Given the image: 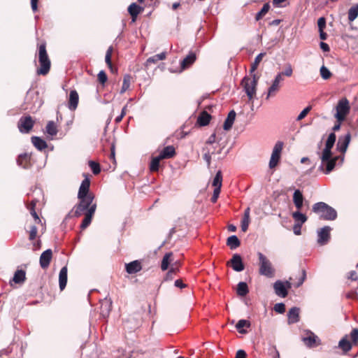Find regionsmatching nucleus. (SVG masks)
I'll return each instance as SVG.
<instances>
[{
    "label": "nucleus",
    "instance_id": "obj_54",
    "mask_svg": "<svg viewBox=\"0 0 358 358\" xmlns=\"http://www.w3.org/2000/svg\"><path fill=\"white\" fill-rule=\"evenodd\" d=\"M250 218H246V217H243L242 220H241V230L243 231H246L248 229V226H249V224H250Z\"/></svg>",
    "mask_w": 358,
    "mask_h": 358
},
{
    "label": "nucleus",
    "instance_id": "obj_5",
    "mask_svg": "<svg viewBox=\"0 0 358 358\" xmlns=\"http://www.w3.org/2000/svg\"><path fill=\"white\" fill-rule=\"evenodd\" d=\"M259 257V273L262 275L271 278L274 275L275 269L273 268L271 262L262 252L257 253Z\"/></svg>",
    "mask_w": 358,
    "mask_h": 358
},
{
    "label": "nucleus",
    "instance_id": "obj_30",
    "mask_svg": "<svg viewBox=\"0 0 358 358\" xmlns=\"http://www.w3.org/2000/svg\"><path fill=\"white\" fill-rule=\"evenodd\" d=\"M211 119V115L206 111H203L197 118V124L201 127L207 126Z\"/></svg>",
    "mask_w": 358,
    "mask_h": 358
},
{
    "label": "nucleus",
    "instance_id": "obj_22",
    "mask_svg": "<svg viewBox=\"0 0 358 358\" xmlns=\"http://www.w3.org/2000/svg\"><path fill=\"white\" fill-rule=\"evenodd\" d=\"M196 57V54L193 52H190L188 55L185 57L180 63L182 70H185L189 68L195 61Z\"/></svg>",
    "mask_w": 358,
    "mask_h": 358
},
{
    "label": "nucleus",
    "instance_id": "obj_11",
    "mask_svg": "<svg viewBox=\"0 0 358 358\" xmlns=\"http://www.w3.org/2000/svg\"><path fill=\"white\" fill-rule=\"evenodd\" d=\"M351 134L348 132L345 136H340L336 143V148L338 151L344 154L350 143Z\"/></svg>",
    "mask_w": 358,
    "mask_h": 358
},
{
    "label": "nucleus",
    "instance_id": "obj_9",
    "mask_svg": "<svg viewBox=\"0 0 358 358\" xmlns=\"http://www.w3.org/2000/svg\"><path fill=\"white\" fill-rule=\"evenodd\" d=\"M34 120L30 115L22 116L17 122V128L22 134H29L34 125Z\"/></svg>",
    "mask_w": 358,
    "mask_h": 358
},
{
    "label": "nucleus",
    "instance_id": "obj_6",
    "mask_svg": "<svg viewBox=\"0 0 358 358\" xmlns=\"http://www.w3.org/2000/svg\"><path fill=\"white\" fill-rule=\"evenodd\" d=\"M336 113L335 115L338 121L341 122L345 119V115L350 111L349 101L346 98H343L338 101L336 107Z\"/></svg>",
    "mask_w": 358,
    "mask_h": 358
},
{
    "label": "nucleus",
    "instance_id": "obj_18",
    "mask_svg": "<svg viewBox=\"0 0 358 358\" xmlns=\"http://www.w3.org/2000/svg\"><path fill=\"white\" fill-rule=\"evenodd\" d=\"M96 205H94L90 208V209H88L87 212L85 213V217L82 222V224H80V228L82 229H86L90 224L92 220V217L96 211Z\"/></svg>",
    "mask_w": 358,
    "mask_h": 358
},
{
    "label": "nucleus",
    "instance_id": "obj_61",
    "mask_svg": "<svg viewBox=\"0 0 358 358\" xmlns=\"http://www.w3.org/2000/svg\"><path fill=\"white\" fill-rule=\"evenodd\" d=\"M270 354L271 355L272 353H273V356L272 358H280V354H279V352L278 351L275 345H272L270 349Z\"/></svg>",
    "mask_w": 358,
    "mask_h": 358
},
{
    "label": "nucleus",
    "instance_id": "obj_58",
    "mask_svg": "<svg viewBox=\"0 0 358 358\" xmlns=\"http://www.w3.org/2000/svg\"><path fill=\"white\" fill-rule=\"evenodd\" d=\"M317 26L319 31L324 30L326 27V19L324 17H321L317 20Z\"/></svg>",
    "mask_w": 358,
    "mask_h": 358
},
{
    "label": "nucleus",
    "instance_id": "obj_47",
    "mask_svg": "<svg viewBox=\"0 0 358 358\" xmlns=\"http://www.w3.org/2000/svg\"><path fill=\"white\" fill-rule=\"evenodd\" d=\"M270 5L268 3L264 4L262 9L256 14L255 20L258 21L262 19V17L268 11Z\"/></svg>",
    "mask_w": 358,
    "mask_h": 358
},
{
    "label": "nucleus",
    "instance_id": "obj_16",
    "mask_svg": "<svg viewBox=\"0 0 358 358\" xmlns=\"http://www.w3.org/2000/svg\"><path fill=\"white\" fill-rule=\"evenodd\" d=\"M273 289L275 294L280 297L285 298L288 294V291L287 290L285 284L283 281L280 280H276L273 283Z\"/></svg>",
    "mask_w": 358,
    "mask_h": 358
},
{
    "label": "nucleus",
    "instance_id": "obj_38",
    "mask_svg": "<svg viewBox=\"0 0 358 358\" xmlns=\"http://www.w3.org/2000/svg\"><path fill=\"white\" fill-rule=\"evenodd\" d=\"M26 273L24 270H17L13 276V281L15 283H22L25 280Z\"/></svg>",
    "mask_w": 358,
    "mask_h": 358
},
{
    "label": "nucleus",
    "instance_id": "obj_46",
    "mask_svg": "<svg viewBox=\"0 0 358 358\" xmlns=\"http://www.w3.org/2000/svg\"><path fill=\"white\" fill-rule=\"evenodd\" d=\"M130 83L131 76L128 74L125 75L124 76L122 86L120 92V94L124 93L129 88Z\"/></svg>",
    "mask_w": 358,
    "mask_h": 358
},
{
    "label": "nucleus",
    "instance_id": "obj_21",
    "mask_svg": "<svg viewBox=\"0 0 358 358\" xmlns=\"http://www.w3.org/2000/svg\"><path fill=\"white\" fill-rule=\"evenodd\" d=\"M300 309L298 307H292L287 313L288 323L294 324L299 321Z\"/></svg>",
    "mask_w": 358,
    "mask_h": 358
},
{
    "label": "nucleus",
    "instance_id": "obj_2",
    "mask_svg": "<svg viewBox=\"0 0 358 358\" xmlns=\"http://www.w3.org/2000/svg\"><path fill=\"white\" fill-rule=\"evenodd\" d=\"M312 210L324 220L334 221L338 216L336 210L333 207L322 201L313 204Z\"/></svg>",
    "mask_w": 358,
    "mask_h": 358
},
{
    "label": "nucleus",
    "instance_id": "obj_20",
    "mask_svg": "<svg viewBox=\"0 0 358 358\" xmlns=\"http://www.w3.org/2000/svg\"><path fill=\"white\" fill-rule=\"evenodd\" d=\"M31 156L27 153L20 154L17 159V164L19 166L28 169L31 167Z\"/></svg>",
    "mask_w": 358,
    "mask_h": 358
},
{
    "label": "nucleus",
    "instance_id": "obj_32",
    "mask_svg": "<svg viewBox=\"0 0 358 358\" xmlns=\"http://www.w3.org/2000/svg\"><path fill=\"white\" fill-rule=\"evenodd\" d=\"M179 266L180 263L178 262H176L174 264H173L169 271L167 272L164 280L166 281L171 280L174 278V275L178 272Z\"/></svg>",
    "mask_w": 358,
    "mask_h": 358
},
{
    "label": "nucleus",
    "instance_id": "obj_24",
    "mask_svg": "<svg viewBox=\"0 0 358 358\" xmlns=\"http://www.w3.org/2000/svg\"><path fill=\"white\" fill-rule=\"evenodd\" d=\"M143 10V8L137 5L136 3H132L128 7V12L131 16V21L134 22L136 21L138 15Z\"/></svg>",
    "mask_w": 358,
    "mask_h": 358
},
{
    "label": "nucleus",
    "instance_id": "obj_45",
    "mask_svg": "<svg viewBox=\"0 0 358 358\" xmlns=\"http://www.w3.org/2000/svg\"><path fill=\"white\" fill-rule=\"evenodd\" d=\"M222 175L221 171H218L213 180V186L215 187V188L220 187L221 189L222 187Z\"/></svg>",
    "mask_w": 358,
    "mask_h": 358
},
{
    "label": "nucleus",
    "instance_id": "obj_17",
    "mask_svg": "<svg viewBox=\"0 0 358 358\" xmlns=\"http://www.w3.org/2000/svg\"><path fill=\"white\" fill-rule=\"evenodd\" d=\"M52 257V252L51 249L45 250L41 255L39 262L42 268H46L49 266Z\"/></svg>",
    "mask_w": 358,
    "mask_h": 358
},
{
    "label": "nucleus",
    "instance_id": "obj_42",
    "mask_svg": "<svg viewBox=\"0 0 358 358\" xmlns=\"http://www.w3.org/2000/svg\"><path fill=\"white\" fill-rule=\"evenodd\" d=\"M265 55H266L265 52H261L257 55V57L255 59V61L251 64L250 73H252L253 72H255V71L257 69L259 63L261 62V61L262 60V59Z\"/></svg>",
    "mask_w": 358,
    "mask_h": 358
},
{
    "label": "nucleus",
    "instance_id": "obj_10",
    "mask_svg": "<svg viewBox=\"0 0 358 358\" xmlns=\"http://www.w3.org/2000/svg\"><path fill=\"white\" fill-rule=\"evenodd\" d=\"M331 229V227L324 226L317 231V243L319 245H325L329 242L331 238L330 232Z\"/></svg>",
    "mask_w": 358,
    "mask_h": 358
},
{
    "label": "nucleus",
    "instance_id": "obj_31",
    "mask_svg": "<svg viewBox=\"0 0 358 358\" xmlns=\"http://www.w3.org/2000/svg\"><path fill=\"white\" fill-rule=\"evenodd\" d=\"M175 155L176 150L174 147L172 145H168L162 150L159 155H160V157L164 159L172 158Z\"/></svg>",
    "mask_w": 358,
    "mask_h": 358
},
{
    "label": "nucleus",
    "instance_id": "obj_33",
    "mask_svg": "<svg viewBox=\"0 0 358 358\" xmlns=\"http://www.w3.org/2000/svg\"><path fill=\"white\" fill-rule=\"evenodd\" d=\"M166 52H163L159 54H157L152 57H150L147 59L145 62V66H148L150 64H156L160 60H164L166 59Z\"/></svg>",
    "mask_w": 358,
    "mask_h": 358
},
{
    "label": "nucleus",
    "instance_id": "obj_26",
    "mask_svg": "<svg viewBox=\"0 0 358 358\" xmlns=\"http://www.w3.org/2000/svg\"><path fill=\"white\" fill-rule=\"evenodd\" d=\"M126 271L129 274H134L140 271L142 268L141 263L138 260L126 264Z\"/></svg>",
    "mask_w": 358,
    "mask_h": 358
},
{
    "label": "nucleus",
    "instance_id": "obj_57",
    "mask_svg": "<svg viewBox=\"0 0 358 358\" xmlns=\"http://www.w3.org/2000/svg\"><path fill=\"white\" fill-rule=\"evenodd\" d=\"M37 227L35 225H33L30 228L29 231V240L33 241L35 239L36 234H37Z\"/></svg>",
    "mask_w": 358,
    "mask_h": 358
},
{
    "label": "nucleus",
    "instance_id": "obj_44",
    "mask_svg": "<svg viewBox=\"0 0 358 358\" xmlns=\"http://www.w3.org/2000/svg\"><path fill=\"white\" fill-rule=\"evenodd\" d=\"M358 17V3L352 6L348 10V20L354 21Z\"/></svg>",
    "mask_w": 358,
    "mask_h": 358
},
{
    "label": "nucleus",
    "instance_id": "obj_60",
    "mask_svg": "<svg viewBox=\"0 0 358 358\" xmlns=\"http://www.w3.org/2000/svg\"><path fill=\"white\" fill-rule=\"evenodd\" d=\"M221 189L220 187H217L214 189L213 196L211 197V201L213 203H215L217 200L219 194L220 193Z\"/></svg>",
    "mask_w": 358,
    "mask_h": 358
},
{
    "label": "nucleus",
    "instance_id": "obj_34",
    "mask_svg": "<svg viewBox=\"0 0 358 358\" xmlns=\"http://www.w3.org/2000/svg\"><path fill=\"white\" fill-rule=\"evenodd\" d=\"M227 245L230 249L235 250L241 245V242L236 235H232L227 238Z\"/></svg>",
    "mask_w": 358,
    "mask_h": 358
},
{
    "label": "nucleus",
    "instance_id": "obj_19",
    "mask_svg": "<svg viewBox=\"0 0 358 358\" xmlns=\"http://www.w3.org/2000/svg\"><path fill=\"white\" fill-rule=\"evenodd\" d=\"M79 96L76 90H71L69 93L68 108L70 110H75L78 105Z\"/></svg>",
    "mask_w": 358,
    "mask_h": 358
},
{
    "label": "nucleus",
    "instance_id": "obj_48",
    "mask_svg": "<svg viewBox=\"0 0 358 358\" xmlns=\"http://www.w3.org/2000/svg\"><path fill=\"white\" fill-rule=\"evenodd\" d=\"M89 166L94 175H97L101 172L99 164L94 161H89Z\"/></svg>",
    "mask_w": 358,
    "mask_h": 358
},
{
    "label": "nucleus",
    "instance_id": "obj_53",
    "mask_svg": "<svg viewBox=\"0 0 358 358\" xmlns=\"http://www.w3.org/2000/svg\"><path fill=\"white\" fill-rule=\"evenodd\" d=\"M311 110V106H307L306 108H305L300 113L299 115H298V117H296V120L297 121H300L301 120H303L306 115L307 114L309 113V111Z\"/></svg>",
    "mask_w": 358,
    "mask_h": 358
},
{
    "label": "nucleus",
    "instance_id": "obj_12",
    "mask_svg": "<svg viewBox=\"0 0 358 358\" xmlns=\"http://www.w3.org/2000/svg\"><path fill=\"white\" fill-rule=\"evenodd\" d=\"M284 78L281 77L280 74H278L275 76L274 80L272 82L271 85L268 89V92L266 99H268L270 96L275 95L280 89V83Z\"/></svg>",
    "mask_w": 358,
    "mask_h": 358
},
{
    "label": "nucleus",
    "instance_id": "obj_4",
    "mask_svg": "<svg viewBox=\"0 0 358 358\" xmlns=\"http://www.w3.org/2000/svg\"><path fill=\"white\" fill-rule=\"evenodd\" d=\"M79 203L76 204L73 209V213L75 217H80L83 214H85V212L88 209H90L92 206L96 205V203H93L94 196L89 195V197L78 199Z\"/></svg>",
    "mask_w": 358,
    "mask_h": 358
},
{
    "label": "nucleus",
    "instance_id": "obj_23",
    "mask_svg": "<svg viewBox=\"0 0 358 358\" xmlns=\"http://www.w3.org/2000/svg\"><path fill=\"white\" fill-rule=\"evenodd\" d=\"M67 273H68V269H67V266H63L60 271H59V289L61 290H63L66 286V283H67Z\"/></svg>",
    "mask_w": 358,
    "mask_h": 358
},
{
    "label": "nucleus",
    "instance_id": "obj_40",
    "mask_svg": "<svg viewBox=\"0 0 358 358\" xmlns=\"http://www.w3.org/2000/svg\"><path fill=\"white\" fill-rule=\"evenodd\" d=\"M172 252H167L163 257L161 268L162 271H166L169 268V264H171V257L172 256Z\"/></svg>",
    "mask_w": 358,
    "mask_h": 358
},
{
    "label": "nucleus",
    "instance_id": "obj_55",
    "mask_svg": "<svg viewBox=\"0 0 358 358\" xmlns=\"http://www.w3.org/2000/svg\"><path fill=\"white\" fill-rule=\"evenodd\" d=\"M98 80L103 85L107 81V75L104 71H99L98 73Z\"/></svg>",
    "mask_w": 358,
    "mask_h": 358
},
{
    "label": "nucleus",
    "instance_id": "obj_41",
    "mask_svg": "<svg viewBox=\"0 0 358 358\" xmlns=\"http://www.w3.org/2000/svg\"><path fill=\"white\" fill-rule=\"evenodd\" d=\"M338 346L345 352L352 349V344L347 339V336L343 338L338 343Z\"/></svg>",
    "mask_w": 358,
    "mask_h": 358
},
{
    "label": "nucleus",
    "instance_id": "obj_3",
    "mask_svg": "<svg viewBox=\"0 0 358 358\" xmlns=\"http://www.w3.org/2000/svg\"><path fill=\"white\" fill-rule=\"evenodd\" d=\"M38 56L40 68L36 71L37 74L45 76L48 73L51 66L50 59L46 51L45 43H42L39 45Z\"/></svg>",
    "mask_w": 358,
    "mask_h": 358
},
{
    "label": "nucleus",
    "instance_id": "obj_1",
    "mask_svg": "<svg viewBox=\"0 0 358 358\" xmlns=\"http://www.w3.org/2000/svg\"><path fill=\"white\" fill-rule=\"evenodd\" d=\"M336 140V136L334 133H331L326 141L325 147L320 156L321 164L318 169L325 174L330 173L336 166V162L340 159L342 164L344 161V155L332 156L331 149L334 147Z\"/></svg>",
    "mask_w": 358,
    "mask_h": 358
},
{
    "label": "nucleus",
    "instance_id": "obj_28",
    "mask_svg": "<svg viewBox=\"0 0 358 358\" xmlns=\"http://www.w3.org/2000/svg\"><path fill=\"white\" fill-rule=\"evenodd\" d=\"M293 202L298 210L303 206V196L300 189H296L293 194Z\"/></svg>",
    "mask_w": 358,
    "mask_h": 358
},
{
    "label": "nucleus",
    "instance_id": "obj_8",
    "mask_svg": "<svg viewBox=\"0 0 358 358\" xmlns=\"http://www.w3.org/2000/svg\"><path fill=\"white\" fill-rule=\"evenodd\" d=\"M284 143L282 141H277L273 148L272 154L269 161V168H275L280 162L281 152L283 148Z\"/></svg>",
    "mask_w": 358,
    "mask_h": 358
},
{
    "label": "nucleus",
    "instance_id": "obj_43",
    "mask_svg": "<svg viewBox=\"0 0 358 358\" xmlns=\"http://www.w3.org/2000/svg\"><path fill=\"white\" fill-rule=\"evenodd\" d=\"M163 159L162 157H160V155H158L154 158H152L150 164V170L152 172L158 171L159 168V162L160 160Z\"/></svg>",
    "mask_w": 358,
    "mask_h": 358
},
{
    "label": "nucleus",
    "instance_id": "obj_36",
    "mask_svg": "<svg viewBox=\"0 0 358 358\" xmlns=\"http://www.w3.org/2000/svg\"><path fill=\"white\" fill-rule=\"evenodd\" d=\"M244 327H250V322L246 320H240L236 324V328L240 334H246L247 331L243 329Z\"/></svg>",
    "mask_w": 358,
    "mask_h": 358
},
{
    "label": "nucleus",
    "instance_id": "obj_62",
    "mask_svg": "<svg viewBox=\"0 0 358 358\" xmlns=\"http://www.w3.org/2000/svg\"><path fill=\"white\" fill-rule=\"evenodd\" d=\"M301 224L295 223L293 227L294 234L296 235H300L301 234Z\"/></svg>",
    "mask_w": 358,
    "mask_h": 358
},
{
    "label": "nucleus",
    "instance_id": "obj_14",
    "mask_svg": "<svg viewBox=\"0 0 358 358\" xmlns=\"http://www.w3.org/2000/svg\"><path fill=\"white\" fill-rule=\"evenodd\" d=\"M85 178L82 181L81 185L79 188V190H78V199L89 197V195H92L91 194H89L90 180L87 176L85 175Z\"/></svg>",
    "mask_w": 358,
    "mask_h": 358
},
{
    "label": "nucleus",
    "instance_id": "obj_51",
    "mask_svg": "<svg viewBox=\"0 0 358 358\" xmlns=\"http://www.w3.org/2000/svg\"><path fill=\"white\" fill-rule=\"evenodd\" d=\"M112 52H113V48L110 46L108 48L106 53V57H105L106 63L107 64L108 67L110 69H112V62H111Z\"/></svg>",
    "mask_w": 358,
    "mask_h": 358
},
{
    "label": "nucleus",
    "instance_id": "obj_50",
    "mask_svg": "<svg viewBox=\"0 0 358 358\" xmlns=\"http://www.w3.org/2000/svg\"><path fill=\"white\" fill-rule=\"evenodd\" d=\"M320 75L324 80H327L331 77V73L327 67L322 66L320 68Z\"/></svg>",
    "mask_w": 358,
    "mask_h": 358
},
{
    "label": "nucleus",
    "instance_id": "obj_37",
    "mask_svg": "<svg viewBox=\"0 0 358 358\" xmlns=\"http://www.w3.org/2000/svg\"><path fill=\"white\" fill-rule=\"evenodd\" d=\"M292 217L297 224H301V225L307 221V217L299 210L292 213Z\"/></svg>",
    "mask_w": 358,
    "mask_h": 358
},
{
    "label": "nucleus",
    "instance_id": "obj_27",
    "mask_svg": "<svg viewBox=\"0 0 358 358\" xmlns=\"http://www.w3.org/2000/svg\"><path fill=\"white\" fill-rule=\"evenodd\" d=\"M112 308V301L104 299L101 303V315L103 317H108Z\"/></svg>",
    "mask_w": 358,
    "mask_h": 358
},
{
    "label": "nucleus",
    "instance_id": "obj_25",
    "mask_svg": "<svg viewBox=\"0 0 358 358\" xmlns=\"http://www.w3.org/2000/svg\"><path fill=\"white\" fill-rule=\"evenodd\" d=\"M236 115V113L235 110H231V111H229L223 124V129L225 131H229L231 129L235 121Z\"/></svg>",
    "mask_w": 358,
    "mask_h": 358
},
{
    "label": "nucleus",
    "instance_id": "obj_7",
    "mask_svg": "<svg viewBox=\"0 0 358 358\" xmlns=\"http://www.w3.org/2000/svg\"><path fill=\"white\" fill-rule=\"evenodd\" d=\"M241 85L243 86L245 92L246 93L250 100L252 99L256 94L257 85L255 80H251V78L245 76L241 80Z\"/></svg>",
    "mask_w": 358,
    "mask_h": 358
},
{
    "label": "nucleus",
    "instance_id": "obj_63",
    "mask_svg": "<svg viewBox=\"0 0 358 358\" xmlns=\"http://www.w3.org/2000/svg\"><path fill=\"white\" fill-rule=\"evenodd\" d=\"M203 158L206 161V162L207 163L208 166H209L210 164V162H211V155H210V154L208 152H206L203 155Z\"/></svg>",
    "mask_w": 358,
    "mask_h": 358
},
{
    "label": "nucleus",
    "instance_id": "obj_29",
    "mask_svg": "<svg viewBox=\"0 0 358 358\" xmlns=\"http://www.w3.org/2000/svg\"><path fill=\"white\" fill-rule=\"evenodd\" d=\"M31 140V143L35 146V148L40 151H42L43 150L45 149L48 147L46 141H44L41 137L32 136Z\"/></svg>",
    "mask_w": 358,
    "mask_h": 358
},
{
    "label": "nucleus",
    "instance_id": "obj_13",
    "mask_svg": "<svg viewBox=\"0 0 358 358\" xmlns=\"http://www.w3.org/2000/svg\"><path fill=\"white\" fill-rule=\"evenodd\" d=\"M306 333L307 336L303 337L302 341L306 347L309 348L315 347L317 341H318V344H320V339L313 332L310 330H306Z\"/></svg>",
    "mask_w": 358,
    "mask_h": 358
},
{
    "label": "nucleus",
    "instance_id": "obj_56",
    "mask_svg": "<svg viewBox=\"0 0 358 358\" xmlns=\"http://www.w3.org/2000/svg\"><path fill=\"white\" fill-rule=\"evenodd\" d=\"M352 341L356 344L358 341V329H353L350 333Z\"/></svg>",
    "mask_w": 358,
    "mask_h": 358
},
{
    "label": "nucleus",
    "instance_id": "obj_59",
    "mask_svg": "<svg viewBox=\"0 0 358 358\" xmlns=\"http://www.w3.org/2000/svg\"><path fill=\"white\" fill-rule=\"evenodd\" d=\"M306 278V271L305 270H303L302 271V275L301 277L299 279L297 283L295 285V287H301L303 283L304 282Z\"/></svg>",
    "mask_w": 358,
    "mask_h": 358
},
{
    "label": "nucleus",
    "instance_id": "obj_52",
    "mask_svg": "<svg viewBox=\"0 0 358 358\" xmlns=\"http://www.w3.org/2000/svg\"><path fill=\"white\" fill-rule=\"evenodd\" d=\"M273 310L280 314H282L285 312V306L283 303H278L275 304Z\"/></svg>",
    "mask_w": 358,
    "mask_h": 358
},
{
    "label": "nucleus",
    "instance_id": "obj_35",
    "mask_svg": "<svg viewBox=\"0 0 358 358\" xmlns=\"http://www.w3.org/2000/svg\"><path fill=\"white\" fill-rule=\"evenodd\" d=\"M236 292L238 295L245 296L249 292L247 283L245 282H240L237 285Z\"/></svg>",
    "mask_w": 358,
    "mask_h": 358
},
{
    "label": "nucleus",
    "instance_id": "obj_39",
    "mask_svg": "<svg viewBox=\"0 0 358 358\" xmlns=\"http://www.w3.org/2000/svg\"><path fill=\"white\" fill-rule=\"evenodd\" d=\"M45 130L48 134L54 136L57 134V129L55 123L53 121H49L45 127Z\"/></svg>",
    "mask_w": 358,
    "mask_h": 358
},
{
    "label": "nucleus",
    "instance_id": "obj_49",
    "mask_svg": "<svg viewBox=\"0 0 358 358\" xmlns=\"http://www.w3.org/2000/svg\"><path fill=\"white\" fill-rule=\"evenodd\" d=\"M293 73L292 66L290 64H286L285 69L283 71L278 73V74H280L281 77L283 78V76L290 77Z\"/></svg>",
    "mask_w": 358,
    "mask_h": 358
},
{
    "label": "nucleus",
    "instance_id": "obj_64",
    "mask_svg": "<svg viewBox=\"0 0 358 358\" xmlns=\"http://www.w3.org/2000/svg\"><path fill=\"white\" fill-rule=\"evenodd\" d=\"M246 352L243 350H238L236 352V358H246Z\"/></svg>",
    "mask_w": 358,
    "mask_h": 358
},
{
    "label": "nucleus",
    "instance_id": "obj_15",
    "mask_svg": "<svg viewBox=\"0 0 358 358\" xmlns=\"http://www.w3.org/2000/svg\"><path fill=\"white\" fill-rule=\"evenodd\" d=\"M230 263L233 270L236 272H241L245 268L242 257L239 254H234L230 260Z\"/></svg>",
    "mask_w": 358,
    "mask_h": 358
}]
</instances>
